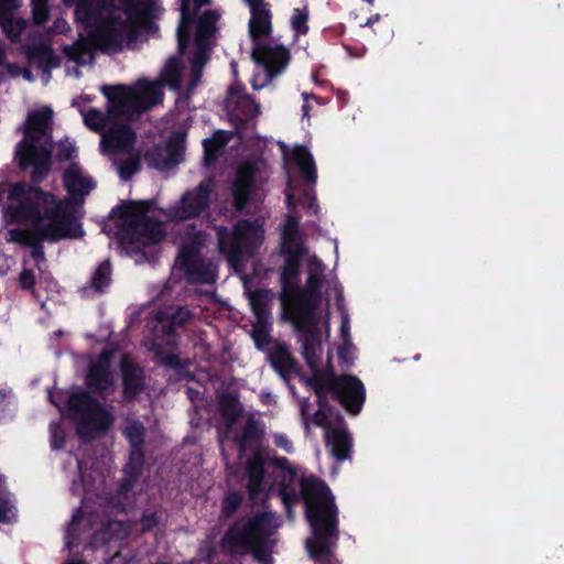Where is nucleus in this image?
<instances>
[{
    "label": "nucleus",
    "mask_w": 564,
    "mask_h": 564,
    "mask_svg": "<svg viewBox=\"0 0 564 564\" xmlns=\"http://www.w3.org/2000/svg\"><path fill=\"white\" fill-rule=\"evenodd\" d=\"M267 176L264 162L254 161L240 165L232 184L235 206L242 208L249 200H261L264 195L262 184Z\"/></svg>",
    "instance_id": "2eb2a0df"
},
{
    "label": "nucleus",
    "mask_w": 564,
    "mask_h": 564,
    "mask_svg": "<svg viewBox=\"0 0 564 564\" xmlns=\"http://www.w3.org/2000/svg\"><path fill=\"white\" fill-rule=\"evenodd\" d=\"M378 19H379V15H375V18L369 19L368 23L376 22V20H378Z\"/></svg>",
    "instance_id": "6e6d98bb"
},
{
    "label": "nucleus",
    "mask_w": 564,
    "mask_h": 564,
    "mask_svg": "<svg viewBox=\"0 0 564 564\" xmlns=\"http://www.w3.org/2000/svg\"><path fill=\"white\" fill-rule=\"evenodd\" d=\"M51 444L53 448H62L65 442V434L59 424L52 423L50 426Z\"/></svg>",
    "instance_id": "58836bf2"
},
{
    "label": "nucleus",
    "mask_w": 564,
    "mask_h": 564,
    "mask_svg": "<svg viewBox=\"0 0 564 564\" xmlns=\"http://www.w3.org/2000/svg\"><path fill=\"white\" fill-rule=\"evenodd\" d=\"M178 243L181 249L176 265L186 272L191 281L206 282L207 284L214 282L217 278L215 267H205L197 256L200 246L205 243V236L202 234L188 235L181 238Z\"/></svg>",
    "instance_id": "dca6fc26"
},
{
    "label": "nucleus",
    "mask_w": 564,
    "mask_h": 564,
    "mask_svg": "<svg viewBox=\"0 0 564 564\" xmlns=\"http://www.w3.org/2000/svg\"><path fill=\"white\" fill-rule=\"evenodd\" d=\"M218 11H206L197 21L193 56L189 65L183 66L177 59H170L162 73V79L173 89H186L192 93L202 78L203 68L210 50L209 39L215 34Z\"/></svg>",
    "instance_id": "1a4fd4ad"
},
{
    "label": "nucleus",
    "mask_w": 564,
    "mask_h": 564,
    "mask_svg": "<svg viewBox=\"0 0 564 564\" xmlns=\"http://www.w3.org/2000/svg\"><path fill=\"white\" fill-rule=\"evenodd\" d=\"M159 318L161 321H169L174 326H182V324L187 323L192 318V313L186 307L166 308V311L161 312Z\"/></svg>",
    "instance_id": "473e14b6"
},
{
    "label": "nucleus",
    "mask_w": 564,
    "mask_h": 564,
    "mask_svg": "<svg viewBox=\"0 0 564 564\" xmlns=\"http://www.w3.org/2000/svg\"><path fill=\"white\" fill-rule=\"evenodd\" d=\"M20 284L23 288H33L35 284L34 273L30 272V270H23L22 273H20Z\"/></svg>",
    "instance_id": "c03bdc74"
},
{
    "label": "nucleus",
    "mask_w": 564,
    "mask_h": 564,
    "mask_svg": "<svg viewBox=\"0 0 564 564\" xmlns=\"http://www.w3.org/2000/svg\"><path fill=\"white\" fill-rule=\"evenodd\" d=\"M156 522L158 521H156L155 514H147L142 519V527H143V529L149 530V529H152V527L155 525Z\"/></svg>",
    "instance_id": "de8ad7c7"
},
{
    "label": "nucleus",
    "mask_w": 564,
    "mask_h": 564,
    "mask_svg": "<svg viewBox=\"0 0 564 564\" xmlns=\"http://www.w3.org/2000/svg\"><path fill=\"white\" fill-rule=\"evenodd\" d=\"M257 435H258V427H257L256 423H253V421H248V423L243 427L240 438H238L240 449L246 448L248 443H250L251 440L256 438Z\"/></svg>",
    "instance_id": "e433bc0d"
},
{
    "label": "nucleus",
    "mask_w": 564,
    "mask_h": 564,
    "mask_svg": "<svg viewBox=\"0 0 564 564\" xmlns=\"http://www.w3.org/2000/svg\"><path fill=\"white\" fill-rule=\"evenodd\" d=\"M251 338L258 348H264L270 341L269 318L256 319L252 325Z\"/></svg>",
    "instance_id": "2f4dec72"
},
{
    "label": "nucleus",
    "mask_w": 564,
    "mask_h": 564,
    "mask_svg": "<svg viewBox=\"0 0 564 564\" xmlns=\"http://www.w3.org/2000/svg\"><path fill=\"white\" fill-rule=\"evenodd\" d=\"M54 29L56 32H66L68 29V23L65 21V19H58L54 24Z\"/></svg>",
    "instance_id": "09e8293b"
},
{
    "label": "nucleus",
    "mask_w": 564,
    "mask_h": 564,
    "mask_svg": "<svg viewBox=\"0 0 564 564\" xmlns=\"http://www.w3.org/2000/svg\"><path fill=\"white\" fill-rule=\"evenodd\" d=\"M291 28L296 34L308 32V10L307 8H295L291 15Z\"/></svg>",
    "instance_id": "f704fd0d"
},
{
    "label": "nucleus",
    "mask_w": 564,
    "mask_h": 564,
    "mask_svg": "<svg viewBox=\"0 0 564 564\" xmlns=\"http://www.w3.org/2000/svg\"><path fill=\"white\" fill-rule=\"evenodd\" d=\"M6 58V48L4 46L0 45V65L3 63Z\"/></svg>",
    "instance_id": "864d4df0"
},
{
    "label": "nucleus",
    "mask_w": 564,
    "mask_h": 564,
    "mask_svg": "<svg viewBox=\"0 0 564 564\" xmlns=\"http://www.w3.org/2000/svg\"><path fill=\"white\" fill-rule=\"evenodd\" d=\"M7 72L11 76L23 75V77L25 79H28V82H33V79H34L31 70H29V69L21 70V69H19V67L14 66V64H9V66H7Z\"/></svg>",
    "instance_id": "a19ab883"
},
{
    "label": "nucleus",
    "mask_w": 564,
    "mask_h": 564,
    "mask_svg": "<svg viewBox=\"0 0 564 564\" xmlns=\"http://www.w3.org/2000/svg\"><path fill=\"white\" fill-rule=\"evenodd\" d=\"M73 152H76V148L74 147V144H69V147L66 148V152L64 153V158L65 159H69V156H72Z\"/></svg>",
    "instance_id": "603ef678"
},
{
    "label": "nucleus",
    "mask_w": 564,
    "mask_h": 564,
    "mask_svg": "<svg viewBox=\"0 0 564 564\" xmlns=\"http://www.w3.org/2000/svg\"><path fill=\"white\" fill-rule=\"evenodd\" d=\"M78 467H79V469H80V474H83L84 471H83V465H82V463H78Z\"/></svg>",
    "instance_id": "13d9d810"
},
{
    "label": "nucleus",
    "mask_w": 564,
    "mask_h": 564,
    "mask_svg": "<svg viewBox=\"0 0 564 564\" xmlns=\"http://www.w3.org/2000/svg\"><path fill=\"white\" fill-rule=\"evenodd\" d=\"M55 65V57H54V54L52 53V67H54Z\"/></svg>",
    "instance_id": "4d7b16f0"
},
{
    "label": "nucleus",
    "mask_w": 564,
    "mask_h": 564,
    "mask_svg": "<svg viewBox=\"0 0 564 564\" xmlns=\"http://www.w3.org/2000/svg\"><path fill=\"white\" fill-rule=\"evenodd\" d=\"M17 516V509L10 498L4 486L3 479L0 478V521L10 522Z\"/></svg>",
    "instance_id": "7c9ffc66"
},
{
    "label": "nucleus",
    "mask_w": 564,
    "mask_h": 564,
    "mask_svg": "<svg viewBox=\"0 0 564 564\" xmlns=\"http://www.w3.org/2000/svg\"><path fill=\"white\" fill-rule=\"evenodd\" d=\"M53 110L44 108L30 110L23 126L24 139L18 143L15 160L22 169H33V178L40 180L50 170L53 149L50 120Z\"/></svg>",
    "instance_id": "6e6552de"
},
{
    "label": "nucleus",
    "mask_w": 564,
    "mask_h": 564,
    "mask_svg": "<svg viewBox=\"0 0 564 564\" xmlns=\"http://www.w3.org/2000/svg\"><path fill=\"white\" fill-rule=\"evenodd\" d=\"M70 2L72 0H64ZM78 0L75 18L82 26L79 40L66 46V74L79 76L77 65L94 61V47L116 52L131 46L147 25L149 0Z\"/></svg>",
    "instance_id": "20e7f679"
},
{
    "label": "nucleus",
    "mask_w": 564,
    "mask_h": 564,
    "mask_svg": "<svg viewBox=\"0 0 564 564\" xmlns=\"http://www.w3.org/2000/svg\"><path fill=\"white\" fill-rule=\"evenodd\" d=\"M280 522L275 514L262 513L250 520L237 522L227 533L224 546L234 553H253L261 564H272L271 551L275 544L272 539Z\"/></svg>",
    "instance_id": "9d476101"
},
{
    "label": "nucleus",
    "mask_w": 564,
    "mask_h": 564,
    "mask_svg": "<svg viewBox=\"0 0 564 564\" xmlns=\"http://www.w3.org/2000/svg\"><path fill=\"white\" fill-rule=\"evenodd\" d=\"M334 292L336 294V301L338 308L341 313V337L344 338L345 346L340 349L339 356L340 358L347 359V355L349 354V350L351 348V344L349 343V334H350V326H349V315L345 310V306L343 304V290L340 286H335Z\"/></svg>",
    "instance_id": "bb28decb"
},
{
    "label": "nucleus",
    "mask_w": 564,
    "mask_h": 564,
    "mask_svg": "<svg viewBox=\"0 0 564 564\" xmlns=\"http://www.w3.org/2000/svg\"><path fill=\"white\" fill-rule=\"evenodd\" d=\"M73 490H77V485H76V482H73Z\"/></svg>",
    "instance_id": "bf43d9fd"
},
{
    "label": "nucleus",
    "mask_w": 564,
    "mask_h": 564,
    "mask_svg": "<svg viewBox=\"0 0 564 564\" xmlns=\"http://www.w3.org/2000/svg\"><path fill=\"white\" fill-rule=\"evenodd\" d=\"M111 352H104L97 361L90 365L88 383L99 392H108L113 386V377L109 370Z\"/></svg>",
    "instance_id": "aec40b11"
},
{
    "label": "nucleus",
    "mask_w": 564,
    "mask_h": 564,
    "mask_svg": "<svg viewBox=\"0 0 564 564\" xmlns=\"http://www.w3.org/2000/svg\"><path fill=\"white\" fill-rule=\"evenodd\" d=\"M107 99V111L82 110L84 122L90 130L101 131V152L116 165L120 176L129 180L140 169L141 148L137 134L127 120L138 118L163 100L161 82L140 78L132 85H101Z\"/></svg>",
    "instance_id": "7ed1b4c3"
},
{
    "label": "nucleus",
    "mask_w": 564,
    "mask_h": 564,
    "mask_svg": "<svg viewBox=\"0 0 564 564\" xmlns=\"http://www.w3.org/2000/svg\"><path fill=\"white\" fill-rule=\"evenodd\" d=\"M236 133H238L239 135H242V133H241V132H239V130H236Z\"/></svg>",
    "instance_id": "680f3d73"
},
{
    "label": "nucleus",
    "mask_w": 564,
    "mask_h": 564,
    "mask_svg": "<svg viewBox=\"0 0 564 564\" xmlns=\"http://www.w3.org/2000/svg\"><path fill=\"white\" fill-rule=\"evenodd\" d=\"M314 200H315L314 189H312V188L305 189L304 197L302 199L303 205H305V207L314 208Z\"/></svg>",
    "instance_id": "49530a36"
},
{
    "label": "nucleus",
    "mask_w": 564,
    "mask_h": 564,
    "mask_svg": "<svg viewBox=\"0 0 564 564\" xmlns=\"http://www.w3.org/2000/svg\"><path fill=\"white\" fill-rule=\"evenodd\" d=\"M213 191L212 180H204L195 189L183 194L180 202L166 210V217L171 219H185L198 217L206 210Z\"/></svg>",
    "instance_id": "f3484780"
},
{
    "label": "nucleus",
    "mask_w": 564,
    "mask_h": 564,
    "mask_svg": "<svg viewBox=\"0 0 564 564\" xmlns=\"http://www.w3.org/2000/svg\"><path fill=\"white\" fill-rule=\"evenodd\" d=\"M220 406L228 427L237 420L241 412L240 403L236 399H221Z\"/></svg>",
    "instance_id": "c9c22d12"
},
{
    "label": "nucleus",
    "mask_w": 564,
    "mask_h": 564,
    "mask_svg": "<svg viewBox=\"0 0 564 564\" xmlns=\"http://www.w3.org/2000/svg\"><path fill=\"white\" fill-rule=\"evenodd\" d=\"M227 110L229 112L230 120L234 123H242V121L251 120L259 116L260 107L253 99L250 98L243 88L234 87L229 91L227 98Z\"/></svg>",
    "instance_id": "a211bd4d"
},
{
    "label": "nucleus",
    "mask_w": 564,
    "mask_h": 564,
    "mask_svg": "<svg viewBox=\"0 0 564 564\" xmlns=\"http://www.w3.org/2000/svg\"><path fill=\"white\" fill-rule=\"evenodd\" d=\"M329 321H330V317H329V312H328V307L326 304L325 308H324V324H325V328H326L327 333L329 330Z\"/></svg>",
    "instance_id": "8fccbe9b"
},
{
    "label": "nucleus",
    "mask_w": 564,
    "mask_h": 564,
    "mask_svg": "<svg viewBox=\"0 0 564 564\" xmlns=\"http://www.w3.org/2000/svg\"><path fill=\"white\" fill-rule=\"evenodd\" d=\"M281 251L286 261L281 271V308L295 329L308 330L321 321L324 267L304 247L299 221L288 216L281 235Z\"/></svg>",
    "instance_id": "39448f33"
},
{
    "label": "nucleus",
    "mask_w": 564,
    "mask_h": 564,
    "mask_svg": "<svg viewBox=\"0 0 564 564\" xmlns=\"http://www.w3.org/2000/svg\"><path fill=\"white\" fill-rule=\"evenodd\" d=\"M164 235V226L149 216L148 203H130L123 206L117 237L126 252L139 253L143 247L160 242Z\"/></svg>",
    "instance_id": "f8f14e48"
},
{
    "label": "nucleus",
    "mask_w": 564,
    "mask_h": 564,
    "mask_svg": "<svg viewBox=\"0 0 564 564\" xmlns=\"http://www.w3.org/2000/svg\"><path fill=\"white\" fill-rule=\"evenodd\" d=\"M303 354L310 367L316 368L321 354V340L306 333L303 338Z\"/></svg>",
    "instance_id": "c756f323"
},
{
    "label": "nucleus",
    "mask_w": 564,
    "mask_h": 564,
    "mask_svg": "<svg viewBox=\"0 0 564 564\" xmlns=\"http://www.w3.org/2000/svg\"><path fill=\"white\" fill-rule=\"evenodd\" d=\"M121 373L123 377L126 395H134L142 384L141 371L135 367L134 361L128 355L121 357Z\"/></svg>",
    "instance_id": "393cba45"
},
{
    "label": "nucleus",
    "mask_w": 564,
    "mask_h": 564,
    "mask_svg": "<svg viewBox=\"0 0 564 564\" xmlns=\"http://www.w3.org/2000/svg\"><path fill=\"white\" fill-rule=\"evenodd\" d=\"M247 471L250 495L254 497L258 491L265 488H275L290 516L292 502L296 501L300 495L303 497L313 531V536L306 540V549L319 564H332L330 556L337 541V507L326 484L313 476H299L286 458L276 459L270 471L274 480L270 482L265 477L267 471L260 454H254L249 459Z\"/></svg>",
    "instance_id": "f03ea898"
},
{
    "label": "nucleus",
    "mask_w": 564,
    "mask_h": 564,
    "mask_svg": "<svg viewBox=\"0 0 564 564\" xmlns=\"http://www.w3.org/2000/svg\"><path fill=\"white\" fill-rule=\"evenodd\" d=\"M123 433L128 438L132 449L130 452V463L140 466L143 460V454L141 452V445L144 440V426L139 421H128Z\"/></svg>",
    "instance_id": "5701e85b"
},
{
    "label": "nucleus",
    "mask_w": 564,
    "mask_h": 564,
    "mask_svg": "<svg viewBox=\"0 0 564 564\" xmlns=\"http://www.w3.org/2000/svg\"><path fill=\"white\" fill-rule=\"evenodd\" d=\"M110 276H111V267H110L109 262L100 263L93 276V281H91L93 288L98 292H102L105 288H108L110 281H111Z\"/></svg>",
    "instance_id": "72a5a7b5"
},
{
    "label": "nucleus",
    "mask_w": 564,
    "mask_h": 564,
    "mask_svg": "<svg viewBox=\"0 0 564 564\" xmlns=\"http://www.w3.org/2000/svg\"><path fill=\"white\" fill-rule=\"evenodd\" d=\"M50 399L62 413L66 411L78 421L80 437H94L96 432L106 431L110 427L113 421L110 410L100 405L89 394L79 391V389H74L70 393L57 392L56 394H50Z\"/></svg>",
    "instance_id": "ddd939ff"
},
{
    "label": "nucleus",
    "mask_w": 564,
    "mask_h": 564,
    "mask_svg": "<svg viewBox=\"0 0 564 564\" xmlns=\"http://www.w3.org/2000/svg\"><path fill=\"white\" fill-rule=\"evenodd\" d=\"M33 15L36 22H45L47 18V0H32Z\"/></svg>",
    "instance_id": "ea45409f"
},
{
    "label": "nucleus",
    "mask_w": 564,
    "mask_h": 564,
    "mask_svg": "<svg viewBox=\"0 0 564 564\" xmlns=\"http://www.w3.org/2000/svg\"><path fill=\"white\" fill-rule=\"evenodd\" d=\"M64 185L69 197L59 200L55 194L42 192L26 183H0V205L7 225L15 223L7 234L8 242L33 248L36 260L44 257L41 240L76 239L84 236L82 203L96 187L91 175L78 164H70L64 173Z\"/></svg>",
    "instance_id": "f257e3e1"
},
{
    "label": "nucleus",
    "mask_w": 564,
    "mask_h": 564,
    "mask_svg": "<svg viewBox=\"0 0 564 564\" xmlns=\"http://www.w3.org/2000/svg\"><path fill=\"white\" fill-rule=\"evenodd\" d=\"M273 294L268 290H258L249 294V303L257 319L270 318V304Z\"/></svg>",
    "instance_id": "a878e982"
},
{
    "label": "nucleus",
    "mask_w": 564,
    "mask_h": 564,
    "mask_svg": "<svg viewBox=\"0 0 564 564\" xmlns=\"http://www.w3.org/2000/svg\"><path fill=\"white\" fill-rule=\"evenodd\" d=\"M231 137L232 133L218 130L212 138H207V140L204 141L205 160L207 163H210L212 160L215 159L217 151H219L223 145L227 144Z\"/></svg>",
    "instance_id": "c85d7f7f"
},
{
    "label": "nucleus",
    "mask_w": 564,
    "mask_h": 564,
    "mask_svg": "<svg viewBox=\"0 0 564 564\" xmlns=\"http://www.w3.org/2000/svg\"><path fill=\"white\" fill-rule=\"evenodd\" d=\"M250 7L249 29L252 39V57L263 66L264 76L259 75L252 80V87L263 88L273 76L282 74L290 62V53L285 45L270 37L272 30L270 9L262 0H246Z\"/></svg>",
    "instance_id": "0eeeda50"
},
{
    "label": "nucleus",
    "mask_w": 564,
    "mask_h": 564,
    "mask_svg": "<svg viewBox=\"0 0 564 564\" xmlns=\"http://www.w3.org/2000/svg\"><path fill=\"white\" fill-rule=\"evenodd\" d=\"M270 360L281 376H288L295 369L294 358H292L286 347H279L274 354H271Z\"/></svg>",
    "instance_id": "cd10ccee"
},
{
    "label": "nucleus",
    "mask_w": 564,
    "mask_h": 564,
    "mask_svg": "<svg viewBox=\"0 0 564 564\" xmlns=\"http://www.w3.org/2000/svg\"><path fill=\"white\" fill-rule=\"evenodd\" d=\"M94 535L90 540V546L98 547L104 544V554L106 556H117L120 553V542L130 533L129 524L122 521L105 522L99 514H88L86 511H78L74 514L72 522L66 530V545L76 546L79 541L86 540L90 531Z\"/></svg>",
    "instance_id": "9b49d317"
},
{
    "label": "nucleus",
    "mask_w": 564,
    "mask_h": 564,
    "mask_svg": "<svg viewBox=\"0 0 564 564\" xmlns=\"http://www.w3.org/2000/svg\"><path fill=\"white\" fill-rule=\"evenodd\" d=\"M241 501V496L237 492L228 494L227 497H225L223 502V513L225 516H230L232 512L236 511L239 503Z\"/></svg>",
    "instance_id": "4c0bfd02"
},
{
    "label": "nucleus",
    "mask_w": 564,
    "mask_h": 564,
    "mask_svg": "<svg viewBox=\"0 0 564 564\" xmlns=\"http://www.w3.org/2000/svg\"><path fill=\"white\" fill-rule=\"evenodd\" d=\"M184 139L185 133L176 132L172 134L164 147L154 148L148 154L150 165L155 169H167V166L178 163L184 152Z\"/></svg>",
    "instance_id": "6ab92c4d"
},
{
    "label": "nucleus",
    "mask_w": 564,
    "mask_h": 564,
    "mask_svg": "<svg viewBox=\"0 0 564 564\" xmlns=\"http://www.w3.org/2000/svg\"><path fill=\"white\" fill-rule=\"evenodd\" d=\"M216 234L219 251L235 270H240L243 258L250 257L263 242V229L258 221H238L231 231L217 227Z\"/></svg>",
    "instance_id": "4468645a"
},
{
    "label": "nucleus",
    "mask_w": 564,
    "mask_h": 564,
    "mask_svg": "<svg viewBox=\"0 0 564 564\" xmlns=\"http://www.w3.org/2000/svg\"><path fill=\"white\" fill-rule=\"evenodd\" d=\"M368 2H373L375 0H367Z\"/></svg>",
    "instance_id": "e2e57ef3"
},
{
    "label": "nucleus",
    "mask_w": 564,
    "mask_h": 564,
    "mask_svg": "<svg viewBox=\"0 0 564 564\" xmlns=\"http://www.w3.org/2000/svg\"><path fill=\"white\" fill-rule=\"evenodd\" d=\"M296 202V191L292 184V180L289 178L288 191H286V203L289 207H292Z\"/></svg>",
    "instance_id": "a18cd8bd"
},
{
    "label": "nucleus",
    "mask_w": 564,
    "mask_h": 564,
    "mask_svg": "<svg viewBox=\"0 0 564 564\" xmlns=\"http://www.w3.org/2000/svg\"><path fill=\"white\" fill-rule=\"evenodd\" d=\"M288 155L295 163L305 180L313 184L316 183L317 174L313 155L306 148L295 147L289 151Z\"/></svg>",
    "instance_id": "b1692460"
},
{
    "label": "nucleus",
    "mask_w": 564,
    "mask_h": 564,
    "mask_svg": "<svg viewBox=\"0 0 564 564\" xmlns=\"http://www.w3.org/2000/svg\"><path fill=\"white\" fill-rule=\"evenodd\" d=\"M45 54L47 55V57H51L50 51H45Z\"/></svg>",
    "instance_id": "052dcab7"
},
{
    "label": "nucleus",
    "mask_w": 564,
    "mask_h": 564,
    "mask_svg": "<svg viewBox=\"0 0 564 564\" xmlns=\"http://www.w3.org/2000/svg\"><path fill=\"white\" fill-rule=\"evenodd\" d=\"M307 97H308L307 94L304 93L303 94V98H304L305 101L307 100ZM308 110H310V106L307 105V102H305L303 105V117H308Z\"/></svg>",
    "instance_id": "3c124183"
},
{
    "label": "nucleus",
    "mask_w": 564,
    "mask_h": 564,
    "mask_svg": "<svg viewBox=\"0 0 564 564\" xmlns=\"http://www.w3.org/2000/svg\"><path fill=\"white\" fill-rule=\"evenodd\" d=\"M210 0H181V22L178 24V50L184 52L188 43V23L196 11Z\"/></svg>",
    "instance_id": "4be33fe9"
},
{
    "label": "nucleus",
    "mask_w": 564,
    "mask_h": 564,
    "mask_svg": "<svg viewBox=\"0 0 564 564\" xmlns=\"http://www.w3.org/2000/svg\"><path fill=\"white\" fill-rule=\"evenodd\" d=\"M14 404V397L11 391H0V410H7V408Z\"/></svg>",
    "instance_id": "79ce46f5"
},
{
    "label": "nucleus",
    "mask_w": 564,
    "mask_h": 564,
    "mask_svg": "<svg viewBox=\"0 0 564 564\" xmlns=\"http://www.w3.org/2000/svg\"><path fill=\"white\" fill-rule=\"evenodd\" d=\"M313 389L318 397V411L311 420L306 417V403H301L302 417L306 425L315 424L325 430V441L332 449L336 459H347L351 448V438L346 431L339 413H335L330 406H327L323 394L325 390H332L341 401L344 406L350 413H359L366 398L365 387L356 377L345 375L339 378L321 379L315 377Z\"/></svg>",
    "instance_id": "423d86ee"
},
{
    "label": "nucleus",
    "mask_w": 564,
    "mask_h": 564,
    "mask_svg": "<svg viewBox=\"0 0 564 564\" xmlns=\"http://www.w3.org/2000/svg\"><path fill=\"white\" fill-rule=\"evenodd\" d=\"M274 443L280 448H284L285 452H292L293 449V445L290 438L285 436V434H274Z\"/></svg>",
    "instance_id": "37998d69"
},
{
    "label": "nucleus",
    "mask_w": 564,
    "mask_h": 564,
    "mask_svg": "<svg viewBox=\"0 0 564 564\" xmlns=\"http://www.w3.org/2000/svg\"><path fill=\"white\" fill-rule=\"evenodd\" d=\"M20 4V0H0V26L10 37H19L26 26L24 19L13 18V10Z\"/></svg>",
    "instance_id": "412c9836"
},
{
    "label": "nucleus",
    "mask_w": 564,
    "mask_h": 564,
    "mask_svg": "<svg viewBox=\"0 0 564 564\" xmlns=\"http://www.w3.org/2000/svg\"><path fill=\"white\" fill-rule=\"evenodd\" d=\"M64 564H85L84 561H79V560H70V561H66Z\"/></svg>",
    "instance_id": "5fc2aeb1"
}]
</instances>
